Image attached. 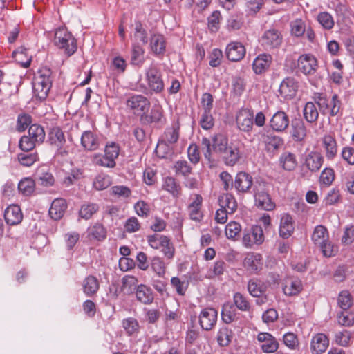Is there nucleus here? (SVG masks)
<instances>
[{
  "mask_svg": "<svg viewBox=\"0 0 354 354\" xmlns=\"http://www.w3.org/2000/svg\"><path fill=\"white\" fill-rule=\"evenodd\" d=\"M28 152V151H24V153H20L17 155L19 162L24 167H31L36 162L39 160V157L37 152Z\"/></svg>",
  "mask_w": 354,
  "mask_h": 354,
  "instance_id": "obj_45",
  "label": "nucleus"
},
{
  "mask_svg": "<svg viewBox=\"0 0 354 354\" xmlns=\"http://www.w3.org/2000/svg\"><path fill=\"white\" fill-rule=\"evenodd\" d=\"M202 204V196L198 194H194L192 198V201L187 207L188 213L192 220L200 221L203 218V214L201 210Z\"/></svg>",
  "mask_w": 354,
  "mask_h": 354,
  "instance_id": "obj_21",
  "label": "nucleus"
},
{
  "mask_svg": "<svg viewBox=\"0 0 354 354\" xmlns=\"http://www.w3.org/2000/svg\"><path fill=\"white\" fill-rule=\"evenodd\" d=\"M248 290L254 297H260L264 292L265 289L260 281L251 279L248 283Z\"/></svg>",
  "mask_w": 354,
  "mask_h": 354,
  "instance_id": "obj_59",
  "label": "nucleus"
},
{
  "mask_svg": "<svg viewBox=\"0 0 354 354\" xmlns=\"http://www.w3.org/2000/svg\"><path fill=\"white\" fill-rule=\"evenodd\" d=\"M136 296L137 300L144 304H151L154 299L151 288L144 284L138 286L136 290Z\"/></svg>",
  "mask_w": 354,
  "mask_h": 354,
  "instance_id": "obj_33",
  "label": "nucleus"
},
{
  "mask_svg": "<svg viewBox=\"0 0 354 354\" xmlns=\"http://www.w3.org/2000/svg\"><path fill=\"white\" fill-rule=\"evenodd\" d=\"M337 304L344 310H348L353 306V298L348 290H342L339 293Z\"/></svg>",
  "mask_w": 354,
  "mask_h": 354,
  "instance_id": "obj_48",
  "label": "nucleus"
},
{
  "mask_svg": "<svg viewBox=\"0 0 354 354\" xmlns=\"http://www.w3.org/2000/svg\"><path fill=\"white\" fill-rule=\"evenodd\" d=\"M225 163L229 166L234 165L240 159L241 154L238 147L231 144L223 153Z\"/></svg>",
  "mask_w": 354,
  "mask_h": 354,
  "instance_id": "obj_36",
  "label": "nucleus"
},
{
  "mask_svg": "<svg viewBox=\"0 0 354 354\" xmlns=\"http://www.w3.org/2000/svg\"><path fill=\"white\" fill-rule=\"evenodd\" d=\"M317 19L322 28L326 30H331L334 27V19L328 12H321L318 14Z\"/></svg>",
  "mask_w": 354,
  "mask_h": 354,
  "instance_id": "obj_54",
  "label": "nucleus"
},
{
  "mask_svg": "<svg viewBox=\"0 0 354 354\" xmlns=\"http://www.w3.org/2000/svg\"><path fill=\"white\" fill-rule=\"evenodd\" d=\"M67 208L66 201L63 198H56L52 203L49 209L50 216L57 221L62 218Z\"/></svg>",
  "mask_w": 354,
  "mask_h": 354,
  "instance_id": "obj_28",
  "label": "nucleus"
},
{
  "mask_svg": "<svg viewBox=\"0 0 354 354\" xmlns=\"http://www.w3.org/2000/svg\"><path fill=\"white\" fill-rule=\"evenodd\" d=\"M122 326L129 336L136 335L140 331V325L134 317H127L122 321Z\"/></svg>",
  "mask_w": 354,
  "mask_h": 354,
  "instance_id": "obj_42",
  "label": "nucleus"
},
{
  "mask_svg": "<svg viewBox=\"0 0 354 354\" xmlns=\"http://www.w3.org/2000/svg\"><path fill=\"white\" fill-rule=\"evenodd\" d=\"M304 119L309 123H315L319 118V112L315 104L312 102H308L303 109Z\"/></svg>",
  "mask_w": 354,
  "mask_h": 354,
  "instance_id": "obj_41",
  "label": "nucleus"
},
{
  "mask_svg": "<svg viewBox=\"0 0 354 354\" xmlns=\"http://www.w3.org/2000/svg\"><path fill=\"white\" fill-rule=\"evenodd\" d=\"M134 210L138 216L142 218H147L149 216L151 208L149 203L143 200H140L134 204Z\"/></svg>",
  "mask_w": 354,
  "mask_h": 354,
  "instance_id": "obj_61",
  "label": "nucleus"
},
{
  "mask_svg": "<svg viewBox=\"0 0 354 354\" xmlns=\"http://www.w3.org/2000/svg\"><path fill=\"white\" fill-rule=\"evenodd\" d=\"M272 62V57L268 54H260L257 56L252 63V68L256 74H261L264 73L269 67Z\"/></svg>",
  "mask_w": 354,
  "mask_h": 354,
  "instance_id": "obj_27",
  "label": "nucleus"
},
{
  "mask_svg": "<svg viewBox=\"0 0 354 354\" xmlns=\"http://www.w3.org/2000/svg\"><path fill=\"white\" fill-rule=\"evenodd\" d=\"M162 187L174 197H178L181 194L180 185L176 182L174 178L171 176H167L164 178Z\"/></svg>",
  "mask_w": 354,
  "mask_h": 354,
  "instance_id": "obj_40",
  "label": "nucleus"
},
{
  "mask_svg": "<svg viewBox=\"0 0 354 354\" xmlns=\"http://www.w3.org/2000/svg\"><path fill=\"white\" fill-rule=\"evenodd\" d=\"M82 148L88 151H95L99 149L100 140L98 136L91 131H84L80 139Z\"/></svg>",
  "mask_w": 354,
  "mask_h": 354,
  "instance_id": "obj_19",
  "label": "nucleus"
},
{
  "mask_svg": "<svg viewBox=\"0 0 354 354\" xmlns=\"http://www.w3.org/2000/svg\"><path fill=\"white\" fill-rule=\"evenodd\" d=\"M112 184L111 177L105 174H100L95 176L93 182V187L98 191L108 188Z\"/></svg>",
  "mask_w": 354,
  "mask_h": 354,
  "instance_id": "obj_46",
  "label": "nucleus"
},
{
  "mask_svg": "<svg viewBox=\"0 0 354 354\" xmlns=\"http://www.w3.org/2000/svg\"><path fill=\"white\" fill-rule=\"evenodd\" d=\"M173 169L176 175L184 177L188 176L192 171V167L187 160H184L176 161L173 166Z\"/></svg>",
  "mask_w": 354,
  "mask_h": 354,
  "instance_id": "obj_49",
  "label": "nucleus"
},
{
  "mask_svg": "<svg viewBox=\"0 0 354 354\" xmlns=\"http://www.w3.org/2000/svg\"><path fill=\"white\" fill-rule=\"evenodd\" d=\"M151 268L159 277H163L165 274V265L163 260L159 257H154L151 260Z\"/></svg>",
  "mask_w": 354,
  "mask_h": 354,
  "instance_id": "obj_64",
  "label": "nucleus"
},
{
  "mask_svg": "<svg viewBox=\"0 0 354 354\" xmlns=\"http://www.w3.org/2000/svg\"><path fill=\"white\" fill-rule=\"evenodd\" d=\"M126 105L135 113L142 115L149 110L150 102L142 95H133L127 99Z\"/></svg>",
  "mask_w": 354,
  "mask_h": 354,
  "instance_id": "obj_11",
  "label": "nucleus"
},
{
  "mask_svg": "<svg viewBox=\"0 0 354 354\" xmlns=\"http://www.w3.org/2000/svg\"><path fill=\"white\" fill-rule=\"evenodd\" d=\"M221 208L225 209L230 214H233L237 208L234 196L229 193L223 194L218 198Z\"/></svg>",
  "mask_w": 354,
  "mask_h": 354,
  "instance_id": "obj_35",
  "label": "nucleus"
},
{
  "mask_svg": "<svg viewBox=\"0 0 354 354\" xmlns=\"http://www.w3.org/2000/svg\"><path fill=\"white\" fill-rule=\"evenodd\" d=\"M45 138L44 127L38 124H33L29 127L28 135L23 136L19 140V147L24 151H30L37 145L43 143Z\"/></svg>",
  "mask_w": 354,
  "mask_h": 354,
  "instance_id": "obj_3",
  "label": "nucleus"
},
{
  "mask_svg": "<svg viewBox=\"0 0 354 354\" xmlns=\"http://www.w3.org/2000/svg\"><path fill=\"white\" fill-rule=\"evenodd\" d=\"M88 236L91 239L97 241H103L106 237V230L104 225L99 223H95L87 230Z\"/></svg>",
  "mask_w": 354,
  "mask_h": 354,
  "instance_id": "obj_39",
  "label": "nucleus"
},
{
  "mask_svg": "<svg viewBox=\"0 0 354 354\" xmlns=\"http://www.w3.org/2000/svg\"><path fill=\"white\" fill-rule=\"evenodd\" d=\"M291 34L297 37L303 36L306 30V24L301 19H297L291 24Z\"/></svg>",
  "mask_w": 354,
  "mask_h": 354,
  "instance_id": "obj_58",
  "label": "nucleus"
},
{
  "mask_svg": "<svg viewBox=\"0 0 354 354\" xmlns=\"http://www.w3.org/2000/svg\"><path fill=\"white\" fill-rule=\"evenodd\" d=\"M241 231V225L236 221H231L225 226V234L228 239L235 240Z\"/></svg>",
  "mask_w": 354,
  "mask_h": 354,
  "instance_id": "obj_60",
  "label": "nucleus"
},
{
  "mask_svg": "<svg viewBox=\"0 0 354 354\" xmlns=\"http://www.w3.org/2000/svg\"><path fill=\"white\" fill-rule=\"evenodd\" d=\"M257 340L261 344V348L265 353H274L279 346L277 339L269 333L261 332L258 333Z\"/></svg>",
  "mask_w": 354,
  "mask_h": 354,
  "instance_id": "obj_13",
  "label": "nucleus"
},
{
  "mask_svg": "<svg viewBox=\"0 0 354 354\" xmlns=\"http://www.w3.org/2000/svg\"><path fill=\"white\" fill-rule=\"evenodd\" d=\"M335 179V173L333 168H324L319 176V182L322 185L329 187Z\"/></svg>",
  "mask_w": 354,
  "mask_h": 354,
  "instance_id": "obj_50",
  "label": "nucleus"
},
{
  "mask_svg": "<svg viewBox=\"0 0 354 354\" xmlns=\"http://www.w3.org/2000/svg\"><path fill=\"white\" fill-rule=\"evenodd\" d=\"M82 290L87 297H92L95 295L99 288L100 283L98 279L93 276H87L82 281Z\"/></svg>",
  "mask_w": 354,
  "mask_h": 354,
  "instance_id": "obj_31",
  "label": "nucleus"
},
{
  "mask_svg": "<svg viewBox=\"0 0 354 354\" xmlns=\"http://www.w3.org/2000/svg\"><path fill=\"white\" fill-rule=\"evenodd\" d=\"M52 83L53 77L50 68L46 66L40 68L35 74L32 81L34 96L40 101L44 100L48 95Z\"/></svg>",
  "mask_w": 354,
  "mask_h": 354,
  "instance_id": "obj_1",
  "label": "nucleus"
},
{
  "mask_svg": "<svg viewBox=\"0 0 354 354\" xmlns=\"http://www.w3.org/2000/svg\"><path fill=\"white\" fill-rule=\"evenodd\" d=\"M299 85L293 77H286L281 83L279 92L285 99H292L297 95Z\"/></svg>",
  "mask_w": 354,
  "mask_h": 354,
  "instance_id": "obj_16",
  "label": "nucleus"
},
{
  "mask_svg": "<svg viewBox=\"0 0 354 354\" xmlns=\"http://www.w3.org/2000/svg\"><path fill=\"white\" fill-rule=\"evenodd\" d=\"M238 128L244 132H250L253 129L254 124V113L253 111L248 109H241L236 118Z\"/></svg>",
  "mask_w": 354,
  "mask_h": 354,
  "instance_id": "obj_12",
  "label": "nucleus"
},
{
  "mask_svg": "<svg viewBox=\"0 0 354 354\" xmlns=\"http://www.w3.org/2000/svg\"><path fill=\"white\" fill-rule=\"evenodd\" d=\"M263 241V231L259 225L252 226L251 231L245 232L242 239L243 245L247 248H252L254 245H260Z\"/></svg>",
  "mask_w": 354,
  "mask_h": 354,
  "instance_id": "obj_9",
  "label": "nucleus"
},
{
  "mask_svg": "<svg viewBox=\"0 0 354 354\" xmlns=\"http://www.w3.org/2000/svg\"><path fill=\"white\" fill-rule=\"evenodd\" d=\"M262 139L268 151L277 150L283 145V140L281 138L272 133L263 134Z\"/></svg>",
  "mask_w": 354,
  "mask_h": 354,
  "instance_id": "obj_37",
  "label": "nucleus"
},
{
  "mask_svg": "<svg viewBox=\"0 0 354 354\" xmlns=\"http://www.w3.org/2000/svg\"><path fill=\"white\" fill-rule=\"evenodd\" d=\"M260 41L266 50H272L280 46L282 43V35L279 30L270 29L263 33Z\"/></svg>",
  "mask_w": 354,
  "mask_h": 354,
  "instance_id": "obj_10",
  "label": "nucleus"
},
{
  "mask_svg": "<svg viewBox=\"0 0 354 354\" xmlns=\"http://www.w3.org/2000/svg\"><path fill=\"white\" fill-rule=\"evenodd\" d=\"M212 147L215 152L223 153L228 148L227 139L222 135L216 136Z\"/></svg>",
  "mask_w": 354,
  "mask_h": 354,
  "instance_id": "obj_62",
  "label": "nucleus"
},
{
  "mask_svg": "<svg viewBox=\"0 0 354 354\" xmlns=\"http://www.w3.org/2000/svg\"><path fill=\"white\" fill-rule=\"evenodd\" d=\"M92 161L95 165L107 168H113L116 165L115 161L108 157L105 153L104 155L95 154L93 156Z\"/></svg>",
  "mask_w": 354,
  "mask_h": 354,
  "instance_id": "obj_51",
  "label": "nucleus"
},
{
  "mask_svg": "<svg viewBox=\"0 0 354 354\" xmlns=\"http://www.w3.org/2000/svg\"><path fill=\"white\" fill-rule=\"evenodd\" d=\"M245 48L241 43L234 41L230 43L225 50L227 58L232 62H239L241 60L245 55Z\"/></svg>",
  "mask_w": 354,
  "mask_h": 354,
  "instance_id": "obj_18",
  "label": "nucleus"
},
{
  "mask_svg": "<svg viewBox=\"0 0 354 354\" xmlns=\"http://www.w3.org/2000/svg\"><path fill=\"white\" fill-rule=\"evenodd\" d=\"M302 290L301 281L299 279H288L283 288L285 295L288 296L297 295Z\"/></svg>",
  "mask_w": 354,
  "mask_h": 354,
  "instance_id": "obj_44",
  "label": "nucleus"
},
{
  "mask_svg": "<svg viewBox=\"0 0 354 354\" xmlns=\"http://www.w3.org/2000/svg\"><path fill=\"white\" fill-rule=\"evenodd\" d=\"M315 100L324 114L329 113L331 116H335L340 111L342 103L336 94H334L330 100L327 99L323 94H319Z\"/></svg>",
  "mask_w": 354,
  "mask_h": 354,
  "instance_id": "obj_5",
  "label": "nucleus"
},
{
  "mask_svg": "<svg viewBox=\"0 0 354 354\" xmlns=\"http://www.w3.org/2000/svg\"><path fill=\"white\" fill-rule=\"evenodd\" d=\"M256 206L263 210L272 211L275 207V203L272 201L270 195L263 190L257 189L254 194Z\"/></svg>",
  "mask_w": 354,
  "mask_h": 354,
  "instance_id": "obj_23",
  "label": "nucleus"
},
{
  "mask_svg": "<svg viewBox=\"0 0 354 354\" xmlns=\"http://www.w3.org/2000/svg\"><path fill=\"white\" fill-rule=\"evenodd\" d=\"M279 164L286 171L295 170L298 164L296 155L289 151L282 153L279 157Z\"/></svg>",
  "mask_w": 354,
  "mask_h": 354,
  "instance_id": "obj_34",
  "label": "nucleus"
},
{
  "mask_svg": "<svg viewBox=\"0 0 354 354\" xmlns=\"http://www.w3.org/2000/svg\"><path fill=\"white\" fill-rule=\"evenodd\" d=\"M140 120L146 124H153L158 128H162L167 122L164 110L161 105L155 104L149 113L141 115Z\"/></svg>",
  "mask_w": 354,
  "mask_h": 354,
  "instance_id": "obj_6",
  "label": "nucleus"
},
{
  "mask_svg": "<svg viewBox=\"0 0 354 354\" xmlns=\"http://www.w3.org/2000/svg\"><path fill=\"white\" fill-rule=\"evenodd\" d=\"M199 124L202 129L205 130H209L213 128L214 125V119L211 112L202 111Z\"/></svg>",
  "mask_w": 354,
  "mask_h": 354,
  "instance_id": "obj_63",
  "label": "nucleus"
},
{
  "mask_svg": "<svg viewBox=\"0 0 354 354\" xmlns=\"http://www.w3.org/2000/svg\"><path fill=\"white\" fill-rule=\"evenodd\" d=\"M233 301L236 308L241 311H249L250 304L247 297L240 292H236L233 297Z\"/></svg>",
  "mask_w": 354,
  "mask_h": 354,
  "instance_id": "obj_57",
  "label": "nucleus"
},
{
  "mask_svg": "<svg viewBox=\"0 0 354 354\" xmlns=\"http://www.w3.org/2000/svg\"><path fill=\"white\" fill-rule=\"evenodd\" d=\"M307 135V129L302 120L296 121L293 124L292 136L296 141H302Z\"/></svg>",
  "mask_w": 354,
  "mask_h": 354,
  "instance_id": "obj_52",
  "label": "nucleus"
},
{
  "mask_svg": "<svg viewBox=\"0 0 354 354\" xmlns=\"http://www.w3.org/2000/svg\"><path fill=\"white\" fill-rule=\"evenodd\" d=\"M55 46L64 50L67 56L73 55L77 48V41L66 28H58L55 34Z\"/></svg>",
  "mask_w": 354,
  "mask_h": 354,
  "instance_id": "obj_4",
  "label": "nucleus"
},
{
  "mask_svg": "<svg viewBox=\"0 0 354 354\" xmlns=\"http://www.w3.org/2000/svg\"><path fill=\"white\" fill-rule=\"evenodd\" d=\"M145 49L138 43H133L131 48V64L141 66L145 62Z\"/></svg>",
  "mask_w": 354,
  "mask_h": 354,
  "instance_id": "obj_38",
  "label": "nucleus"
},
{
  "mask_svg": "<svg viewBox=\"0 0 354 354\" xmlns=\"http://www.w3.org/2000/svg\"><path fill=\"white\" fill-rule=\"evenodd\" d=\"M295 230L292 216L288 214L282 215L279 225V235L287 239L292 235Z\"/></svg>",
  "mask_w": 354,
  "mask_h": 354,
  "instance_id": "obj_30",
  "label": "nucleus"
},
{
  "mask_svg": "<svg viewBox=\"0 0 354 354\" xmlns=\"http://www.w3.org/2000/svg\"><path fill=\"white\" fill-rule=\"evenodd\" d=\"M311 240L315 245L320 248L324 257H333L337 252V248L329 239L328 229L323 225H318L314 228Z\"/></svg>",
  "mask_w": 354,
  "mask_h": 354,
  "instance_id": "obj_2",
  "label": "nucleus"
},
{
  "mask_svg": "<svg viewBox=\"0 0 354 354\" xmlns=\"http://www.w3.org/2000/svg\"><path fill=\"white\" fill-rule=\"evenodd\" d=\"M6 222L10 225H15L20 223L23 219V214L21 208L17 205H9L4 212Z\"/></svg>",
  "mask_w": 354,
  "mask_h": 354,
  "instance_id": "obj_24",
  "label": "nucleus"
},
{
  "mask_svg": "<svg viewBox=\"0 0 354 354\" xmlns=\"http://www.w3.org/2000/svg\"><path fill=\"white\" fill-rule=\"evenodd\" d=\"M289 117L283 111L276 112L270 120V127L275 131L282 132L289 126Z\"/></svg>",
  "mask_w": 354,
  "mask_h": 354,
  "instance_id": "obj_20",
  "label": "nucleus"
},
{
  "mask_svg": "<svg viewBox=\"0 0 354 354\" xmlns=\"http://www.w3.org/2000/svg\"><path fill=\"white\" fill-rule=\"evenodd\" d=\"M245 269L250 274H259L263 267V259L261 254L248 252L243 261Z\"/></svg>",
  "mask_w": 354,
  "mask_h": 354,
  "instance_id": "obj_8",
  "label": "nucleus"
},
{
  "mask_svg": "<svg viewBox=\"0 0 354 354\" xmlns=\"http://www.w3.org/2000/svg\"><path fill=\"white\" fill-rule=\"evenodd\" d=\"M253 184L252 177L248 173L240 171L236 174L234 180V187L238 193H247Z\"/></svg>",
  "mask_w": 354,
  "mask_h": 354,
  "instance_id": "obj_17",
  "label": "nucleus"
},
{
  "mask_svg": "<svg viewBox=\"0 0 354 354\" xmlns=\"http://www.w3.org/2000/svg\"><path fill=\"white\" fill-rule=\"evenodd\" d=\"M150 48L151 51L156 55H162L165 52L166 41L162 35L154 33L151 35Z\"/></svg>",
  "mask_w": 354,
  "mask_h": 354,
  "instance_id": "obj_26",
  "label": "nucleus"
},
{
  "mask_svg": "<svg viewBox=\"0 0 354 354\" xmlns=\"http://www.w3.org/2000/svg\"><path fill=\"white\" fill-rule=\"evenodd\" d=\"M323 147L328 160H333L337 153V144L335 138L331 135H326L322 138Z\"/></svg>",
  "mask_w": 354,
  "mask_h": 354,
  "instance_id": "obj_32",
  "label": "nucleus"
},
{
  "mask_svg": "<svg viewBox=\"0 0 354 354\" xmlns=\"http://www.w3.org/2000/svg\"><path fill=\"white\" fill-rule=\"evenodd\" d=\"M232 332L227 327H222L217 335V341L220 346H226L231 342Z\"/></svg>",
  "mask_w": 354,
  "mask_h": 354,
  "instance_id": "obj_55",
  "label": "nucleus"
},
{
  "mask_svg": "<svg viewBox=\"0 0 354 354\" xmlns=\"http://www.w3.org/2000/svg\"><path fill=\"white\" fill-rule=\"evenodd\" d=\"M329 346V339L324 333L315 335L310 342V351L313 354H322Z\"/></svg>",
  "mask_w": 354,
  "mask_h": 354,
  "instance_id": "obj_22",
  "label": "nucleus"
},
{
  "mask_svg": "<svg viewBox=\"0 0 354 354\" xmlns=\"http://www.w3.org/2000/svg\"><path fill=\"white\" fill-rule=\"evenodd\" d=\"M133 39L136 43L146 44L148 41L147 32L140 20L134 22Z\"/></svg>",
  "mask_w": 354,
  "mask_h": 354,
  "instance_id": "obj_43",
  "label": "nucleus"
},
{
  "mask_svg": "<svg viewBox=\"0 0 354 354\" xmlns=\"http://www.w3.org/2000/svg\"><path fill=\"white\" fill-rule=\"evenodd\" d=\"M221 14L219 11H214L207 18V26L211 32H216L220 28Z\"/></svg>",
  "mask_w": 354,
  "mask_h": 354,
  "instance_id": "obj_56",
  "label": "nucleus"
},
{
  "mask_svg": "<svg viewBox=\"0 0 354 354\" xmlns=\"http://www.w3.org/2000/svg\"><path fill=\"white\" fill-rule=\"evenodd\" d=\"M299 70L305 75L315 73L317 68V60L311 54H304L299 56L297 62Z\"/></svg>",
  "mask_w": 354,
  "mask_h": 354,
  "instance_id": "obj_15",
  "label": "nucleus"
},
{
  "mask_svg": "<svg viewBox=\"0 0 354 354\" xmlns=\"http://www.w3.org/2000/svg\"><path fill=\"white\" fill-rule=\"evenodd\" d=\"M199 324L205 330H210L216 325L218 312L213 308H205L199 314Z\"/></svg>",
  "mask_w": 354,
  "mask_h": 354,
  "instance_id": "obj_14",
  "label": "nucleus"
},
{
  "mask_svg": "<svg viewBox=\"0 0 354 354\" xmlns=\"http://www.w3.org/2000/svg\"><path fill=\"white\" fill-rule=\"evenodd\" d=\"M146 80L147 85L151 91L156 93H160L164 90V82L162 75L158 66L153 64L146 69Z\"/></svg>",
  "mask_w": 354,
  "mask_h": 354,
  "instance_id": "obj_7",
  "label": "nucleus"
},
{
  "mask_svg": "<svg viewBox=\"0 0 354 354\" xmlns=\"http://www.w3.org/2000/svg\"><path fill=\"white\" fill-rule=\"evenodd\" d=\"M99 210V206L96 203H88L83 204L79 210V216L83 219H90L93 214Z\"/></svg>",
  "mask_w": 354,
  "mask_h": 354,
  "instance_id": "obj_47",
  "label": "nucleus"
},
{
  "mask_svg": "<svg viewBox=\"0 0 354 354\" xmlns=\"http://www.w3.org/2000/svg\"><path fill=\"white\" fill-rule=\"evenodd\" d=\"M324 163L323 156L317 151H311L306 157L305 165L311 172H317Z\"/></svg>",
  "mask_w": 354,
  "mask_h": 354,
  "instance_id": "obj_25",
  "label": "nucleus"
},
{
  "mask_svg": "<svg viewBox=\"0 0 354 354\" xmlns=\"http://www.w3.org/2000/svg\"><path fill=\"white\" fill-rule=\"evenodd\" d=\"M180 136V124L178 122H174L171 127L165 129L160 140L171 145L176 143Z\"/></svg>",
  "mask_w": 354,
  "mask_h": 354,
  "instance_id": "obj_29",
  "label": "nucleus"
},
{
  "mask_svg": "<svg viewBox=\"0 0 354 354\" xmlns=\"http://www.w3.org/2000/svg\"><path fill=\"white\" fill-rule=\"evenodd\" d=\"M35 183L31 178H25L20 180L18 184V189L24 195L29 196L34 191Z\"/></svg>",
  "mask_w": 354,
  "mask_h": 354,
  "instance_id": "obj_53",
  "label": "nucleus"
}]
</instances>
